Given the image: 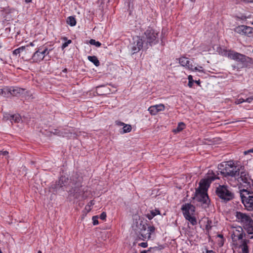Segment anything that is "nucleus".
<instances>
[{
    "label": "nucleus",
    "instance_id": "37",
    "mask_svg": "<svg viewBox=\"0 0 253 253\" xmlns=\"http://www.w3.org/2000/svg\"><path fill=\"white\" fill-rule=\"evenodd\" d=\"M164 248V247L163 245H161V246H159L158 247L155 246L154 247H151V249H152V252L153 253L154 252L161 250L163 249Z\"/></svg>",
    "mask_w": 253,
    "mask_h": 253
},
{
    "label": "nucleus",
    "instance_id": "61",
    "mask_svg": "<svg viewBox=\"0 0 253 253\" xmlns=\"http://www.w3.org/2000/svg\"><path fill=\"white\" fill-rule=\"evenodd\" d=\"M0 253H2V252L0 249Z\"/></svg>",
    "mask_w": 253,
    "mask_h": 253
},
{
    "label": "nucleus",
    "instance_id": "52",
    "mask_svg": "<svg viewBox=\"0 0 253 253\" xmlns=\"http://www.w3.org/2000/svg\"><path fill=\"white\" fill-rule=\"evenodd\" d=\"M194 82V81H189L188 82V86L190 87H192V86H193V83Z\"/></svg>",
    "mask_w": 253,
    "mask_h": 253
},
{
    "label": "nucleus",
    "instance_id": "49",
    "mask_svg": "<svg viewBox=\"0 0 253 253\" xmlns=\"http://www.w3.org/2000/svg\"><path fill=\"white\" fill-rule=\"evenodd\" d=\"M61 131L58 130L57 129H55L54 131L53 132L54 134L59 135V134H61Z\"/></svg>",
    "mask_w": 253,
    "mask_h": 253
},
{
    "label": "nucleus",
    "instance_id": "53",
    "mask_svg": "<svg viewBox=\"0 0 253 253\" xmlns=\"http://www.w3.org/2000/svg\"><path fill=\"white\" fill-rule=\"evenodd\" d=\"M188 79L189 80V81H193L194 80H193V77L191 75H189L188 77Z\"/></svg>",
    "mask_w": 253,
    "mask_h": 253
},
{
    "label": "nucleus",
    "instance_id": "10",
    "mask_svg": "<svg viewBox=\"0 0 253 253\" xmlns=\"http://www.w3.org/2000/svg\"><path fill=\"white\" fill-rule=\"evenodd\" d=\"M158 33H144L145 36H143L144 42L149 44L151 46L156 44L159 41Z\"/></svg>",
    "mask_w": 253,
    "mask_h": 253
},
{
    "label": "nucleus",
    "instance_id": "11",
    "mask_svg": "<svg viewBox=\"0 0 253 253\" xmlns=\"http://www.w3.org/2000/svg\"><path fill=\"white\" fill-rule=\"evenodd\" d=\"M219 173L217 171L216 173L213 172L212 171L209 170L208 173V175L206 179L201 181L200 182V187L204 186L205 187H209L210 184L215 179H219V177L217 176Z\"/></svg>",
    "mask_w": 253,
    "mask_h": 253
},
{
    "label": "nucleus",
    "instance_id": "20",
    "mask_svg": "<svg viewBox=\"0 0 253 253\" xmlns=\"http://www.w3.org/2000/svg\"><path fill=\"white\" fill-rule=\"evenodd\" d=\"M9 96L11 95L13 96H17L19 94L23 93L24 89L18 87H9Z\"/></svg>",
    "mask_w": 253,
    "mask_h": 253
},
{
    "label": "nucleus",
    "instance_id": "12",
    "mask_svg": "<svg viewBox=\"0 0 253 253\" xmlns=\"http://www.w3.org/2000/svg\"><path fill=\"white\" fill-rule=\"evenodd\" d=\"M69 184V178L65 176H62L59 179L52 185L51 188L53 189V192H57L60 189L63 187H67Z\"/></svg>",
    "mask_w": 253,
    "mask_h": 253
},
{
    "label": "nucleus",
    "instance_id": "48",
    "mask_svg": "<svg viewBox=\"0 0 253 253\" xmlns=\"http://www.w3.org/2000/svg\"><path fill=\"white\" fill-rule=\"evenodd\" d=\"M0 155L2 156H6L8 152L7 151H0Z\"/></svg>",
    "mask_w": 253,
    "mask_h": 253
},
{
    "label": "nucleus",
    "instance_id": "36",
    "mask_svg": "<svg viewBox=\"0 0 253 253\" xmlns=\"http://www.w3.org/2000/svg\"><path fill=\"white\" fill-rule=\"evenodd\" d=\"M155 230V228L153 226H148L147 229V233L150 234V238L151 237V235L152 233H154Z\"/></svg>",
    "mask_w": 253,
    "mask_h": 253
},
{
    "label": "nucleus",
    "instance_id": "40",
    "mask_svg": "<svg viewBox=\"0 0 253 253\" xmlns=\"http://www.w3.org/2000/svg\"><path fill=\"white\" fill-rule=\"evenodd\" d=\"M192 71H197L201 72H204V70L203 69V67L202 66H200L199 67H193V70Z\"/></svg>",
    "mask_w": 253,
    "mask_h": 253
},
{
    "label": "nucleus",
    "instance_id": "57",
    "mask_svg": "<svg viewBox=\"0 0 253 253\" xmlns=\"http://www.w3.org/2000/svg\"><path fill=\"white\" fill-rule=\"evenodd\" d=\"M29 45H30V46H34L33 42H31L30 44Z\"/></svg>",
    "mask_w": 253,
    "mask_h": 253
},
{
    "label": "nucleus",
    "instance_id": "21",
    "mask_svg": "<svg viewBox=\"0 0 253 253\" xmlns=\"http://www.w3.org/2000/svg\"><path fill=\"white\" fill-rule=\"evenodd\" d=\"M244 229L248 233V237L250 239L253 238V221L248 225H246Z\"/></svg>",
    "mask_w": 253,
    "mask_h": 253
},
{
    "label": "nucleus",
    "instance_id": "13",
    "mask_svg": "<svg viewBox=\"0 0 253 253\" xmlns=\"http://www.w3.org/2000/svg\"><path fill=\"white\" fill-rule=\"evenodd\" d=\"M228 57L231 59L240 61L242 63L249 62V61L251 60V58L247 57L245 55L231 51L228 53Z\"/></svg>",
    "mask_w": 253,
    "mask_h": 253
},
{
    "label": "nucleus",
    "instance_id": "31",
    "mask_svg": "<svg viewBox=\"0 0 253 253\" xmlns=\"http://www.w3.org/2000/svg\"><path fill=\"white\" fill-rule=\"evenodd\" d=\"M63 40L65 41L64 42L61 46L62 49H64L65 48H66L67 46H68V45L72 42V41L71 40H69L67 41V39L66 37L63 38Z\"/></svg>",
    "mask_w": 253,
    "mask_h": 253
},
{
    "label": "nucleus",
    "instance_id": "5",
    "mask_svg": "<svg viewBox=\"0 0 253 253\" xmlns=\"http://www.w3.org/2000/svg\"><path fill=\"white\" fill-rule=\"evenodd\" d=\"M242 203L248 211H253V189L241 193Z\"/></svg>",
    "mask_w": 253,
    "mask_h": 253
},
{
    "label": "nucleus",
    "instance_id": "3",
    "mask_svg": "<svg viewBox=\"0 0 253 253\" xmlns=\"http://www.w3.org/2000/svg\"><path fill=\"white\" fill-rule=\"evenodd\" d=\"M193 199L198 202H200L202 206L206 208L209 206L210 202L209 196L207 193V187H200L196 190Z\"/></svg>",
    "mask_w": 253,
    "mask_h": 253
},
{
    "label": "nucleus",
    "instance_id": "43",
    "mask_svg": "<svg viewBox=\"0 0 253 253\" xmlns=\"http://www.w3.org/2000/svg\"><path fill=\"white\" fill-rule=\"evenodd\" d=\"M204 250L205 251H203V253H215L213 251L209 250L207 248H205Z\"/></svg>",
    "mask_w": 253,
    "mask_h": 253
},
{
    "label": "nucleus",
    "instance_id": "2",
    "mask_svg": "<svg viewBox=\"0 0 253 253\" xmlns=\"http://www.w3.org/2000/svg\"><path fill=\"white\" fill-rule=\"evenodd\" d=\"M220 167H223V169L221 168L220 173L224 177H231V178L235 179L237 176H239V173L241 169L239 168L236 166L233 161H228L225 163V165H222Z\"/></svg>",
    "mask_w": 253,
    "mask_h": 253
},
{
    "label": "nucleus",
    "instance_id": "47",
    "mask_svg": "<svg viewBox=\"0 0 253 253\" xmlns=\"http://www.w3.org/2000/svg\"><path fill=\"white\" fill-rule=\"evenodd\" d=\"M116 124L118 126H124L125 124L122 122H120V121H116Z\"/></svg>",
    "mask_w": 253,
    "mask_h": 253
},
{
    "label": "nucleus",
    "instance_id": "59",
    "mask_svg": "<svg viewBox=\"0 0 253 253\" xmlns=\"http://www.w3.org/2000/svg\"><path fill=\"white\" fill-rule=\"evenodd\" d=\"M141 253H146V252L145 251H142Z\"/></svg>",
    "mask_w": 253,
    "mask_h": 253
},
{
    "label": "nucleus",
    "instance_id": "9",
    "mask_svg": "<svg viewBox=\"0 0 253 253\" xmlns=\"http://www.w3.org/2000/svg\"><path fill=\"white\" fill-rule=\"evenodd\" d=\"M144 42L139 37L133 38V42L130 45V49L132 54L138 52L143 47Z\"/></svg>",
    "mask_w": 253,
    "mask_h": 253
},
{
    "label": "nucleus",
    "instance_id": "22",
    "mask_svg": "<svg viewBox=\"0 0 253 253\" xmlns=\"http://www.w3.org/2000/svg\"><path fill=\"white\" fill-rule=\"evenodd\" d=\"M15 118V120L17 121V120H19L20 115L18 114H14V115H10L8 113H4L3 115V119L5 121L9 120L10 121V118Z\"/></svg>",
    "mask_w": 253,
    "mask_h": 253
},
{
    "label": "nucleus",
    "instance_id": "26",
    "mask_svg": "<svg viewBox=\"0 0 253 253\" xmlns=\"http://www.w3.org/2000/svg\"><path fill=\"white\" fill-rule=\"evenodd\" d=\"M238 32H252V28L245 25H241L238 28Z\"/></svg>",
    "mask_w": 253,
    "mask_h": 253
},
{
    "label": "nucleus",
    "instance_id": "27",
    "mask_svg": "<svg viewBox=\"0 0 253 253\" xmlns=\"http://www.w3.org/2000/svg\"><path fill=\"white\" fill-rule=\"evenodd\" d=\"M67 23L71 26H74L76 24V20L75 17L71 16L67 18Z\"/></svg>",
    "mask_w": 253,
    "mask_h": 253
},
{
    "label": "nucleus",
    "instance_id": "35",
    "mask_svg": "<svg viewBox=\"0 0 253 253\" xmlns=\"http://www.w3.org/2000/svg\"><path fill=\"white\" fill-rule=\"evenodd\" d=\"M89 43L92 45H94L97 47H99L101 46V43L99 42L95 41V40L91 39L89 42Z\"/></svg>",
    "mask_w": 253,
    "mask_h": 253
},
{
    "label": "nucleus",
    "instance_id": "4",
    "mask_svg": "<svg viewBox=\"0 0 253 253\" xmlns=\"http://www.w3.org/2000/svg\"><path fill=\"white\" fill-rule=\"evenodd\" d=\"M74 184L75 186L69 191V195L77 199L83 200L86 199L87 197L85 194L87 190L85 189L84 188H83L81 184L77 182Z\"/></svg>",
    "mask_w": 253,
    "mask_h": 253
},
{
    "label": "nucleus",
    "instance_id": "28",
    "mask_svg": "<svg viewBox=\"0 0 253 253\" xmlns=\"http://www.w3.org/2000/svg\"><path fill=\"white\" fill-rule=\"evenodd\" d=\"M25 47L23 46H21L13 51V54L17 56L19 55L20 56V54L22 53L23 54V51L25 50Z\"/></svg>",
    "mask_w": 253,
    "mask_h": 253
},
{
    "label": "nucleus",
    "instance_id": "55",
    "mask_svg": "<svg viewBox=\"0 0 253 253\" xmlns=\"http://www.w3.org/2000/svg\"><path fill=\"white\" fill-rule=\"evenodd\" d=\"M32 0H25L26 3H30L32 2Z\"/></svg>",
    "mask_w": 253,
    "mask_h": 253
},
{
    "label": "nucleus",
    "instance_id": "6",
    "mask_svg": "<svg viewBox=\"0 0 253 253\" xmlns=\"http://www.w3.org/2000/svg\"><path fill=\"white\" fill-rule=\"evenodd\" d=\"M216 193L220 199L226 201H230L234 197V194L227 186L219 185L216 189Z\"/></svg>",
    "mask_w": 253,
    "mask_h": 253
},
{
    "label": "nucleus",
    "instance_id": "42",
    "mask_svg": "<svg viewBox=\"0 0 253 253\" xmlns=\"http://www.w3.org/2000/svg\"><path fill=\"white\" fill-rule=\"evenodd\" d=\"M106 217V214L105 212H103L100 215V218L102 220H105Z\"/></svg>",
    "mask_w": 253,
    "mask_h": 253
},
{
    "label": "nucleus",
    "instance_id": "33",
    "mask_svg": "<svg viewBox=\"0 0 253 253\" xmlns=\"http://www.w3.org/2000/svg\"><path fill=\"white\" fill-rule=\"evenodd\" d=\"M72 133L69 130L64 129V131H61V134H59V136H62L63 137H70Z\"/></svg>",
    "mask_w": 253,
    "mask_h": 253
},
{
    "label": "nucleus",
    "instance_id": "34",
    "mask_svg": "<svg viewBox=\"0 0 253 253\" xmlns=\"http://www.w3.org/2000/svg\"><path fill=\"white\" fill-rule=\"evenodd\" d=\"M25 47V50L23 51V54L26 55L27 53H31L32 52V49L30 45H27L26 46H23Z\"/></svg>",
    "mask_w": 253,
    "mask_h": 253
},
{
    "label": "nucleus",
    "instance_id": "39",
    "mask_svg": "<svg viewBox=\"0 0 253 253\" xmlns=\"http://www.w3.org/2000/svg\"><path fill=\"white\" fill-rule=\"evenodd\" d=\"M92 221L93 225H97L98 224V217L96 216H94L92 217Z\"/></svg>",
    "mask_w": 253,
    "mask_h": 253
},
{
    "label": "nucleus",
    "instance_id": "17",
    "mask_svg": "<svg viewBox=\"0 0 253 253\" xmlns=\"http://www.w3.org/2000/svg\"><path fill=\"white\" fill-rule=\"evenodd\" d=\"M179 62L181 66L186 67L189 70H193V66L190 63V61L187 58L185 57H180L179 59Z\"/></svg>",
    "mask_w": 253,
    "mask_h": 253
},
{
    "label": "nucleus",
    "instance_id": "30",
    "mask_svg": "<svg viewBox=\"0 0 253 253\" xmlns=\"http://www.w3.org/2000/svg\"><path fill=\"white\" fill-rule=\"evenodd\" d=\"M185 125L184 123H183L182 122H180L178 123V126H177L176 129L174 130V132H179V131L182 130L185 128Z\"/></svg>",
    "mask_w": 253,
    "mask_h": 253
},
{
    "label": "nucleus",
    "instance_id": "51",
    "mask_svg": "<svg viewBox=\"0 0 253 253\" xmlns=\"http://www.w3.org/2000/svg\"><path fill=\"white\" fill-rule=\"evenodd\" d=\"M146 253H153L151 249V247L148 250H144Z\"/></svg>",
    "mask_w": 253,
    "mask_h": 253
},
{
    "label": "nucleus",
    "instance_id": "41",
    "mask_svg": "<svg viewBox=\"0 0 253 253\" xmlns=\"http://www.w3.org/2000/svg\"><path fill=\"white\" fill-rule=\"evenodd\" d=\"M243 102H245V99L243 98H239L235 101V103L236 104H239Z\"/></svg>",
    "mask_w": 253,
    "mask_h": 253
},
{
    "label": "nucleus",
    "instance_id": "18",
    "mask_svg": "<svg viewBox=\"0 0 253 253\" xmlns=\"http://www.w3.org/2000/svg\"><path fill=\"white\" fill-rule=\"evenodd\" d=\"M140 234L143 237L142 240H144V239H150V234L145 233V231H146V229H148V226L147 224H142L140 223Z\"/></svg>",
    "mask_w": 253,
    "mask_h": 253
},
{
    "label": "nucleus",
    "instance_id": "16",
    "mask_svg": "<svg viewBox=\"0 0 253 253\" xmlns=\"http://www.w3.org/2000/svg\"><path fill=\"white\" fill-rule=\"evenodd\" d=\"M165 107L164 104H160L150 106L148 108V111L152 115H156L159 112L164 111Z\"/></svg>",
    "mask_w": 253,
    "mask_h": 253
},
{
    "label": "nucleus",
    "instance_id": "14",
    "mask_svg": "<svg viewBox=\"0 0 253 253\" xmlns=\"http://www.w3.org/2000/svg\"><path fill=\"white\" fill-rule=\"evenodd\" d=\"M181 210L185 217L187 215H193L195 211V207L191 204L187 203L182 206Z\"/></svg>",
    "mask_w": 253,
    "mask_h": 253
},
{
    "label": "nucleus",
    "instance_id": "54",
    "mask_svg": "<svg viewBox=\"0 0 253 253\" xmlns=\"http://www.w3.org/2000/svg\"><path fill=\"white\" fill-rule=\"evenodd\" d=\"M89 205H88L89 206L93 205H94L93 201H90V202L89 203Z\"/></svg>",
    "mask_w": 253,
    "mask_h": 253
},
{
    "label": "nucleus",
    "instance_id": "56",
    "mask_svg": "<svg viewBox=\"0 0 253 253\" xmlns=\"http://www.w3.org/2000/svg\"><path fill=\"white\" fill-rule=\"evenodd\" d=\"M194 82H195L197 84H200V80H198V81H194Z\"/></svg>",
    "mask_w": 253,
    "mask_h": 253
},
{
    "label": "nucleus",
    "instance_id": "24",
    "mask_svg": "<svg viewBox=\"0 0 253 253\" xmlns=\"http://www.w3.org/2000/svg\"><path fill=\"white\" fill-rule=\"evenodd\" d=\"M87 59L89 61L92 62L96 66L100 65V62L95 56H88Z\"/></svg>",
    "mask_w": 253,
    "mask_h": 253
},
{
    "label": "nucleus",
    "instance_id": "38",
    "mask_svg": "<svg viewBox=\"0 0 253 253\" xmlns=\"http://www.w3.org/2000/svg\"><path fill=\"white\" fill-rule=\"evenodd\" d=\"M211 221H210V220L208 221L207 224L206 226V229L208 231H209V230H211V229L212 226L211 225Z\"/></svg>",
    "mask_w": 253,
    "mask_h": 253
},
{
    "label": "nucleus",
    "instance_id": "44",
    "mask_svg": "<svg viewBox=\"0 0 253 253\" xmlns=\"http://www.w3.org/2000/svg\"><path fill=\"white\" fill-rule=\"evenodd\" d=\"M21 120V117L20 116V118H19V120H17L16 121L15 120V118H10V122L11 123H13V122H14V123H19Z\"/></svg>",
    "mask_w": 253,
    "mask_h": 253
},
{
    "label": "nucleus",
    "instance_id": "45",
    "mask_svg": "<svg viewBox=\"0 0 253 253\" xmlns=\"http://www.w3.org/2000/svg\"><path fill=\"white\" fill-rule=\"evenodd\" d=\"M138 245L143 248H146L148 246V244L147 242H142V243H139L138 244Z\"/></svg>",
    "mask_w": 253,
    "mask_h": 253
},
{
    "label": "nucleus",
    "instance_id": "29",
    "mask_svg": "<svg viewBox=\"0 0 253 253\" xmlns=\"http://www.w3.org/2000/svg\"><path fill=\"white\" fill-rule=\"evenodd\" d=\"M160 214V211L158 210H155V211H151L150 213L147 214V217L149 219H152L155 216Z\"/></svg>",
    "mask_w": 253,
    "mask_h": 253
},
{
    "label": "nucleus",
    "instance_id": "58",
    "mask_svg": "<svg viewBox=\"0 0 253 253\" xmlns=\"http://www.w3.org/2000/svg\"><path fill=\"white\" fill-rule=\"evenodd\" d=\"M38 253H42V252L41 251H39Z\"/></svg>",
    "mask_w": 253,
    "mask_h": 253
},
{
    "label": "nucleus",
    "instance_id": "7",
    "mask_svg": "<svg viewBox=\"0 0 253 253\" xmlns=\"http://www.w3.org/2000/svg\"><path fill=\"white\" fill-rule=\"evenodd\" d=\"M51 49L46 47H40L33 54L32 60L33 62H40L42 60L46 55H48Z\"/></svg>",
    "mask_w": 253,
    "mask_h": 253
},
{
    "label": "nucleus",
    "instance_id": "1",
    "mask_svg": "<svg viewBox=\"0 0 253 253\" xmlns=\"http://www.w3.org/2000/svg\"><path fill=\"white\" fill-rule=\"evenodd\" d=\"M238 183L244 189L241 190L242 192L253 189V180L249 175L248 171L241 170L239 173V176L235 179Z\"/></svg>",
    "mask_w": 253,
    "mask_h": 253
},
{
    "label": "nucleus",
    "instance_id": "25",
    "mask_svg": "<svg viewBox=\"0 0 253 253\" xmlns=\"http://www.w3.org/2000/svg\"><path fill=\"white\" fill-rule=\"evenodd\" d=\"M185 219L188 220L192 225H195L197 224L196 218L193 215H187L184 217Z\"/></svg>",
    "mask_w": 253,
    "mask_h": 253
},
{
    "label": "nucleus",
    "instance_id": "23",
    "mask_svg": "<svg viewBox=\"0 0 253 253\" xmlns=\"http://www.w3.org/2000/svg\"><path fill=\"white\" fill-rule=\"evenodd\" d=\"M0 95L8 97L9 96V87H6L3 88H0Z\"/></svg>",
    "mask_w": 253,
    "mask_h": 253
},
{
    "label": "nucleus",
    "instance_id": "46",
    "mask_svg": "<svg viewBox=\"0 0 253 253\" xmlns=\"http://www.w3.org/2000/svg\"><path fill=\"white\" fill-rule=\"evenodd\" d=\"M252 100H253V96L249 97L247 98L246 99H245V102L251 103L252 101Z\"/></svg>",
    "mask_w": 253,
    "mask_h": 253
},
{
    "label": "nucleus",
    "instance_id": "32",
    "mask_svg": "<svg viewBox=\"0 0 253 253\" xmlns=\"http://www.w3.org/2000/svg\"><path fill=\"white\" fill-rule=\"evenodd\" d=\"M132 127L131 126L129 125L125 124L124 127H123V133H126L129 132L131 130Z\"/></svg>",
    "mask_w": 253,
    "mask_h": 253
},
{
    "label": "nucleus",
    "instance_id": "8",
    "mask_svg": "<svg viewBox=\"0 0 253 253\" xmlns=\"http://www.w3.org/2000/svg\"><path fill=\"white\" fill-rule=\"evenodd\" d=\"M236 217L238 221L242 225L244 228L246 227V225H248L253 221L249 215L240 211L236 212Z\"/></svg>",
    "mask_w": 253,
    "mask_h": 253
},
{
    "label": "nucleus",
    "instance_id": "15",
    "mask_svg": "<svg viewBox=\"0 0 253 253\" xmlns=\"http://www.w3.org/2000/svg\"><path fill=\"white\" fill-rule=\"evenodd\" d=\"M244 232L242 227L238 226L233 229L232 238L234 241L241 240L243 237Z\"/></svg>",
    "mask_w": 253,
    "mask_h": 253
},
{
    "label": "nucleus",
    "instance_id": "19",
    "mask_svg": "<svg viewBox=\"0 0 253 253\" xmlns=\"http://www.w3.org/2000/svg\"><path fill=\"white\" fill-rule=\"evenodd\" d=\"M249 241H247V240L241 241V244L239 247V249L240 250L239 253H249V248L247 245V243Z\"/></svg>",
    "mask_w": 253,
    "mask_h": 253
},
{
    "label": "nucleus",
    "instance_id": "50",
    "mask_svg": "<svg viewBox=\"0 0 253 253\" xmlns=\"http://www.w3.org/2000/svg\"><path fill=\"white\" fill-rule=\"evenodd\" d=\"M253 153V148L252 149H251L248 151H245L244 152V154L245 155H247L248 153Z\"/></svg>",
    "mask_w": 253,
    "mask_h": 253
},
{
    "label": "nucleus",
    "instance_id": "60",
    "mask_svg": "<svg viewBox=\"0 0 253 253\" xmlns=\"http://www.w3.org/2000/svg\"><path fill=\"white\" fill-rule=\"evenodd\" d=\"M64 72H66L67 71V69H65L64 70H63Z\"/></svg>",
    "mask_w": 253,
    "mask_h": 253
}]
</instances>
